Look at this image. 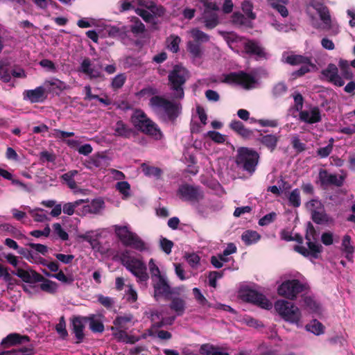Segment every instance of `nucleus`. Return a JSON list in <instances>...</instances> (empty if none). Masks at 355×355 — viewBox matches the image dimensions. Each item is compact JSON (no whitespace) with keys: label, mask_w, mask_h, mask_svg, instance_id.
I'll list each match as a JSON object with an SVG mask.
<instances>
[{"label":"nucleus","mask_w":355,"mask_h":355,"mask_svg":"<svg viewBox=\"0 0 355 355\" xmlns=\"http://www.w3.org/2000/svg\"><path fill=\"white\" fill-rule=\"evenodd\" d=\"M188 78L189 71L180 64H175L169 72L168 86L173 92V98L180 100L184 97V85Z\"/></svg>","instance_id":"1"},{"label":"nucleus","mask_w":355,"mask_h":355,"mask_svg":"<svg viewBox=\"0 0 355 355\" xmlns=\"http://www.w3.org/2000/svg\"><path fill=\"white\" fill-rule=\"evenodd\" d=\"M122 264L137 278L140 282H146L149 279L146 264L140 259L128 255V251L123 252L121 255Z\"/></svg>","instance_id":"2"},{"label":"nucleus","mask_w":355,"mask_h":355,"mask_svg":"<svg viewBox=\"0 0 355 355\" xmlns=\"http://www.w3.org/2000/svg\"><path fill=\"white\" fill-rule=\"evenodd\" d=\"M149 104L153 109L164 111L172 122L176 120L182 108L180 103H173L161 96L151 97Z\"/></svg>","instance_id":"3"},{"label":"nucleus","mask_w":355,"mask_h":355,"mask_svg":"<svg viewBox=\"0 0 355 355\" xmlns=\"http://www.w3.org/2000/svg\"><path fill=\"white\" fill-rule=\"evenodd\" d=\"M259 158V154L255 150L241 147L237 150L235 162L238 166L252 174L255 171Z\"/></svg>","instance_id":"4"},{"label":"nucleus","mask_w":355,"mask_h":355,"mask_svg":"<svg viewBox=\"0 0 355 355\" xmlns=\"http://www.w3.org/2000/svg\"><path fill=\"white\" fill-rule=\"evenodd\" d=\"M115 233L122 244L140 252L146 248L144 241L136 234L129 230L127 226L116 225Z\"/></svg>","instance_id":"5"},{"label":"nucleus","mask_w":355,"mask_h":355,"mask_svg":"<svg viewBox=\"0 0 355 355\" xmlns=\"http://www.w3.org/2000/svg\"><path fill=\"white\" fill-rule=\"evenodd\" d=\"M275 309L285 321L298 324L301 319V311L293 302L284 300H277Z\"/></svg>","instance_id":"6"},{"label":"nucleus","mask_w":355,"mask_h":355,"mask_svg":"<svg viewBox=\"0 0 355 355\" xmlns=\"http://www.w3.org/2000/svg\"><path fill=\"white\" fill-rule=\"evenodd\" d=\"M305 284L298 279H291L283 282L277 288V293L286 299L294 300L298 294L305 289Z\"/></svg>","instance_id":"7"},{"label":"nucleus","mask_w":355,"mask_h":355,"mask_svg":"<svg viewBox=\"0 0 355 355\" xmlns=\"http://www.w3.org/2000/svg\"><path fill=\"white\" fill-rule=\"evenodd\" d=\"M223 82L239 85L245 89H250L256 83V79L252 75L239 71L227 74Z\"/></svg>","instance_id":"8"},{"label":"nucleus","mask_w":355,"mask_h":355,"mask_svg":"<svg viewBox=\"0 0 355 355\" xmlns=\"http://www.w3.org/2000/svg\"><path fill=\"white\" fill-rule=\"evenodd\" d=\"M177 195L182 200L189 202H199L204 198V192L200 187L187 183L179 187Z\"/></svg>","instance_id":"9"},{"label":"nucleus","mask_w":355,"mask_h":355,"mask_svg":"<svg viewBox=\"0 0 355 355\" xmlns=\"http://www.w3.org/2000/svg\"><path fill=\"white\" fill-rule=\"evenodd\" d=\"M243 298L248 302L252 303L262 309H270L272 308V303L270 302L267 297L254 291V290H248L243 295Z\"/></svg>","instance_id":"10"},{"label":"nucleus","mask_w":355,"mask_h":355,"mask_svg":"<svg viewBox=\"0 0 355 355\" xmlns=\"http://www.w3.org/2000/svg\"><path fill=\"white\" fill-rule=\"evenodd\" d=\"M306 245L308 249L304 246L297 245L294 246L293 250L304 257H311L314 259H318L320 254L322 252L323 248L322 245L318 243V241H306Z\"/></svg>","instance_id":"11"},{"label":"nucleus","mask_w":355,"mask_h":355,"mask_svg":"<svg viewBox=\"0 0 355 355\" xmlns=\"http://www.w3.org/2000/svg\"><path fill=\"white\" fill-rule=\"evenodd\" d=\"M48 92L44 85L37 87L34 89L25 90L23 93L24 99L31 103H43L48 98Z\"/></svg>","instance_id":"12"},{"label":"nucleus","mask_w":355,"mask_h":355,"mask_svg":"<svg viewBox=\"0 0 355 355\" xmlns=\"http://www.w3.org/2000/svg\"><path fill=\"white\" fill-rule=\"evenodd\" d=\"M153 282L155 298L157 300H158V297H160L169 299V296L173 293V292L166 279L162 276L154 279V281Z\"/></svg>","instance_id":"13"},{"label":"nucleus","mask_w":355,"mask_h":355,"mask_svg":"<svg viewBox=\"0 0 355 355\" xmlns=\"http://www.w3.org/2000/svg\"><path fill=\"white\" fill-rule=\"evenodd\" d=\"M243 49L246 54L254 57L256 60L266 58V53L264 48L257 41L248 40L243 44Z\"/></svg>","instance_id":"14"},{"label":"nucleus","mask_w":355,"mask_h":355,"mask_svg":"<svg viewBox=\"0 0 355 355\" xmlns=\"http://www.w3.org/2000/svg\"><path fill=\"white\" fill-rule=\"evenodd\" d=\"M318 178L320 186L323 188H326L330 185L341 187L344 182L343 176L340 175L338 177L336 174H330L325 169H320L319 171Z\"/></svg>","instance_id":"15"},{"label":"nucleus","mask_w":355,"mask_h":355,"mask_svg":"<svg viewBox=\"0 0 355 355\" xmlns=\"http://www.w3.org/2000/svg\"><path fill=\"white\" fill-rule=\"evenodd\" d=\"M112 130L114 137L125 139H129L137 134L136 130L123 120L117 121L112 127Z\"/></svg>","instance_id":"16"},{"label":"nucleus","mask_w":355,"mask_h":355,"mask_svg":"<svg viewBox=\"0 0 355 355\" xmlns=\"http://www.w3.org/2000/svg\"><path fill=\"white\" fill-rule=\"evenodd\" d=\"M87 322L85 316H74L71 319V331L74 334L76 340L75 343H81L85 338V323Z\"/></svg>","instance_id":"17"},{"label":"nucleus","mask_w":355,"mask_h":355,"mask_svg":"<svg viewBox=\"0 0 355 355\" xmlns=\"http://www.w3.org/2000/svg\"><path fill=\"white\" fill-rule=\"evenodd\" d=\"M12 273L19 277L23 282L29 284H35L44 279V277L33 270H24L17 268Z\"/></svg>","instance_id":"18"},{"label":"nucleus","mask_w":355,"mask_h":355,"mask_svg":"<svg viewBox=\"0 0 355 355\" xmlns=\"http://www.w3.org/2000/svg\"><path fill=\"white\" fill-rule=\"evenodd\" d=\"M30 341V337L26 335H21L17 333H11L5 337L1 342V346L3 349L23 344Z\"/></svg>","instance_id":"19"},{"label":"nucleus","mask_w":355,"mask_h":355,"mask_svg":"<svg viewBox=\"0 0 355 355\" xmlns=\"http://www.w3.org/2000/svg\"><path fill=\"white\" fill-rule=\"evenodd\" d=\"M322 74L327 78L329 83L336 86L342 87L345 84L344 80L338 75V67L334 64H329L327 67L322 71Z\"/></svg>","instance_id":"20"},{"label":"nucleus","mask_w":355,"mask_h":355,"mask_svg":"<svg viewBox=\"0 0 355 355\" xmlns=\"http://www.w3.org/2000/svg\"><path fill=\"white\" fill-rule=\"evenodd\" d=\"M150 119L142 110L135 109L130 116V121L135 128L141 132V130H143L144 127L148 123L147 121Z\"/></svg>","instance_id":"21"},{"label":"nucleus","mask_w":355,"mask_h":355,"mask_svg":"<svg viewBox=\"0 0 355 355\" xmlns=\"http://www.w3.org/2000/svg\"><path fill=\"white\" fill-rule=\"evenodd\" d=\"M141 130V132L152 137L155 140H161L163 137L162 132L153 121L150 119Z\"/></svg>","instance_id":"22"},{"label":"nucleus","mask_w":355,"mask_h":355,"mask_svg":"<svg viewBox=\"0 0 355 355\" xmlns=\"http://www.w3.org/2000/svg\"><path fill=\"white\" fill-rule=\"evenodd\" d=\"M300 119L301 121L309 124L316 123L321 121V115L320 110L318 107H314L311 112L301 111L300 113Z\"/></svg>","instance_id":"23"},{"label":"nucleus","mask_w":355,"mask_h":355,"mask_svg":"<svg viewBox=\"0 0 355 355\" xmlns=\"http://www.w3.org/2000/svg\"><path fill=\"white\" fill-rule=\"evenodd\" d=\"M44 85L49 94L59 95L61 92L67 89L66 83L58 78L45 80Z\"/></svg>","instance_id":"24"},{"label":"nucleus","mask_w":355,"mask_h":355,"mask_svg":"<svg viewBox=\"0 0 355 355\" xmlns=\"http://www.w3.org/2000/svg\"><path fill=\"white\" fill-rule=\"evenodd\" d=\"M79 71L88 76L90 79L99 78L103 76L101 71L95 70L92 67L91 60L89 58H85L82 61Z\"/></svg>","instance_id":"25"},{"label":"nucleus","mask_w":355,"mask_h":355,"mask_svg":"<svg viewBox=\"0 0 355 355\" xmlns=\"http://www.w3.org/2000/svg\"><path fill=\"white\" fill-rule=\"evenodd\" d=\"M87 205H83L82 214L86 215L87 214H98L100 211L104 207L105 202L101 198H96L90 202H85Z\"/></svg>","instance_id":"26"},{"label":"nucleus","mask_w":355,"mask_h":355,"mask_svg":"<svg viewBox=\"0 0 355 355\" xmlns=\"http://www.w3.org/2000/svg\"><path fill=\"white\" fill-rule=\"evenodd\" d=\"M171 303L169 304V308L171 311H174L178 316H182L186 310V302L185 300L180 297H170L169 299Z\"/></svg>","instance_id":"27"},{"label":"nucleus","mask_w":355,"mask_h":355,"mask_svg":"<svg viewBox=\"0 0 355 355\" xmlns=\"http://www.w3.org/2000/svg\"><path fill=\"white\" fill-rule=\"evenodd\" d=\"M286 62L292 66L307 64L315 67V65L312 62L311 58L302 55H290L286 57Z\"/></svg>","instance_id":"28"},{"label":"nucleus","mask_w":355,"mask_h":355,"mask_svg":"<svg viewBox=\"0 0 355 355\" xmlns=\"http://www.w3.org/2000/svg\"><path fill=\"white\" fill-rule=\"evenodd\" d=\"M230 128L243 137L248 138L252 135V130L246 128L243 123L238 120H232L230 123Z\"/></svg>","instance_id":"29"},{"label":"nucleus","mask_w":355,"mask_h":355,"mask_svg":"<svg viewBox=\"0 0 355 355\" xmlns=\"http://www.w3.org/2000/svg\"><path fill=\"white\" fill-rule=\"evenodd\" d=\"M87 322L89 323V329L93 333H103L105 327L103 323L98 319L96 318L94 315L91 316H85Z\"/></svg>","instance_id":"30"},{"label":"nucleus","mask_w":355,"mask_h":355,"mask_svg":"<svg viewBox=\"0 0 355 355\" xmlns=\"http://www.w3.org/2000/svg\"><path fill=\"white\" fill-rule=\"evenodd\" d=\"M261 238L259 234L253 230H246L241 235V239L246 245L257 243Z\"/></svg>","instance_id":"31"},{"label":"nucleus","mask_w":355,"mask_h":355,"mask_svg":"<svg viewBox=\"0 0 355 355\" xmlns=\"http://www.w3.org/2000/svg\"><path fill=\"white\" fill-rule=\"evenodd\" d=\"M42 271L46 276L54 277L62 283L66 284H71L74 281L72 275H65L62 270H58L55 274H51L46 270H43Z\"/></svg>","instance_id":"32"},{"label":"nucleus","mask_w":355,"mask_h":355,"mask_svg":"<svg viewBox=\"0 0 355 355\" xmlns=\"http://www.w3.org/2000/svg\"><path fill=\"white\" fill-rule=\"evenodd\" d=\"M278 137L274 135H266L261 137L259 141L266 147L273 151L277 147Z\"/></svg>","instance_id":"33"},{"label":"nucleus","mask_w":355,"mask_h":355,"mask_svg":"<svg viewBox=\"0 0 355 355\" xmlns=\"http://www.w3.org/2000/svg\"><path fill=\"white\" fill-rule=\"evenodd\" d=\"M133 315L132 314H126L121 316H117L113 321L114 326L119 329H128L129 324L132 322Z\"/></svg>","instance_id":"34"},{"label":"nucleus","mask_w":355,"mask_h":355,"mask_svg":"<svg viewBox=\"0 0 355 355\" xmlns=\"http://www.w3.org/2000/svg\"><path fill=\"white\" fill-rule=\"evenodd\" d=\"M86 201L88 202V199H80L76 200L73 202L65 203L63 205V212L69 216L73 215L75 212H76L78 214H80L78 209L76 211L75 209L78 208L80 205L85 203Z\"/></svg>","instance_id":"35"},{"label":"nucleus","mask_w":355,"mask_h":355,"mask_svg":"<svg viewBox=\"0 0 355 355\" xmlns=\"http://www.w3.org/2000/svg\"><path fill=\"white\" fill-rule=\"evenodd\" d=\"M203 22L207 29H213L219 24L218 16L216 12H205L203 16Z\"/></svg>","instance_id":"36"},{"label":"nucleus","mask_w":355,"mask_h":355,"mask_svg":"<svg viewBox=\"0 0 355 355\" xmlns=\"http://www.w3.org/2000/svg\"><path fill=\"white\" fill-rule=\"evenodd\" d=\"M78 174V171L72 170L61 175L60 178L63 183L66 184L71 189L77 188V184L74 180V176Z\"/></svg>","instance_id":"37"},{"label":"nucleus","mask_w":355,"mask_h":355,"mask_svg":"<svg viewBox=\"0 0 355 355\" xmlns=\"http://www.w3.org/2000/svg\"><path fill=\"white\" fill-rule=\"evenodd\" d=\"M40 282V288L42 291L46 292L50 294H54L56 293L58 289V284L55 282L49 280L44 277Z\"/></svg>","instance_id":"38"},{"label":"nucleus","mask_w":355,"mask_h":355,"mask_svg":"<svg viewBox=\"0 0 355 355\" xmlns=\"http://www.w3.org/2000/svg\"><path fill=\"white\" fill-rule=\"evenodd\" d=\"M311 214L312 220L316 224L322 225L329 221V216L324 208L322 210L313 211Z\"/></svg>","instance_id":"39"},{"label":"nucleus","mask_w":355,"mask_h":355,"mask_svg":"<svg viewBox=\"0 0 355 355\" xmlns=\"http://www.w3.org/2000/svg\"><path fill=\"white\" fill-rule=\"evenodd\" d=\"M187 50L194 58H200L202 55V50L200 43L193 41L188 42Z\"/></svg>","instance_id":"40"},{"label":"nucleus","mask_w":355,"mask_h":355,"mask_svg":"<svg viewBox=\"0 0 355 355\" xmlns=\"http://www.w3.org/2000/svg\"><path fill=\"white\" fill-rule=\"evenodd\" d=\"M232 21L234 24L239 25L241 26L245 27H252V23L248 19V17H245L244 15L240 12H234L232 15Z\"/></svg>","instance_id":"41"},{"label":"nucleus","mask_w":355,"mask_h":355,"mask_svg":"<svg viewBox=\"0 0 355 355\" xmlns=\"http://www.w3.org/2000/svg\"><path fill=\"white\" fill-rule=\"evenodd\" d=\"M253 8V3L250 0H245L241 3L243 12L250 20H254L257 17L256 14L252 11Z\"/></svg>","instance_id":"42"},{"label":"nucleus","mask_w":355,"mask_h":355,"mask_svg":"<svg viewBox=\"0 0 355 355\" xmlns=\"http://www.w3.org/2000/svg\"><path fill=\"white\" fill-rule=\"evenodd\" d=\"M338 66L344 78L351 80L353 78V73L350 69L349 64L347 60L340 59Z\"/></svg>","instance_id":"43"},{"label":"nucleus","mask_w":355,"mask_h":355,"mask_svg":"<svg viewBox=\"0 0 355 355\" xmlns=\"http://www.w3.org/2000/svg\"><path fill=\"white\" fill-rule=\"evenodd\" d=\"M180 42L181 39L179 36L171 35L166 40L168 49L173 53L178 52Z\"/></svg>","instance_id":"44"},{"label":"nucleus","mask_w":355,"mask_h":355,"mask_svg":"<svg viewBox=\"0 0 355 355\" xmlns=\"http://www.w3.org/2000/svg\"><path fill=\"white\" fill-rule=\"evenodd\" d=\"M288 202L293 207H299L301 205L300 192L298 189H293L288 196Z\"/></svg>","instance_id":"45"},{"label":"nucleus","mask_w":355,"mask_h":355,"mask_svg":"<svg viewBox=\"0 0 355 355\" xmlns=\"http://www.w3.org/2000/svg\"><path fill=\"white\" fill-rule=\"evenodd\" d=\"M306 329L315 335H320L324 333L323 324L317 320H313L310 324L306 325Z\"/></svg>","instance_id":"46"},{"label":"nucleus","mask_w":355,"mask_h":355,"mask_svg":"<svg viewBox=\"0 0 355 355\" xmlns=\"http://www.w3.org/2000/svg\"><path fill=\"white\" fill-rule=\"evenodd\" d=\"M133 24L130 26V31L131 32L135 35H139L142 34L146 31L145 25L141 21V20L135 17L134 18Z\"/></svg>","instance_id":"47"},{"label":"nucleus","mask_w":355,"mask_h":355,"mask_svg":"<svg viewBox=\"0 0 355 355\" xmlns=\"http://www.w3.org/2000/svg\"><path fill=\"white\" fill-rule=\"evenodd\" d=\"M318 234L316 232L314 226L311 222H308L306 224V230L305 234V239L306 241H318Z\"/></svg>","instance_id":"48"},{"label":"nucleus","mask_w":355,"mask_h":355,"mask_svg":"<svg viewBox=\"0 0 355 355\" xmlns=\"http://www.w3.org/2000/svg\"><path fill=\"white\" fill-rule=\"evenodd\" d=\"M288 87L284 82H279L275 84L272 89V95L277 98L286 93Z\"/></svg>","instance_id":"49"},{"label":"nucleus","mask_w":355,"mask_h":355,"mask_svg":"<svg viewBox=\"0 0 355 355\" xmlns=\"http://www.w3.org/2000/svg\"><path fill=\"white\" fill-rule=\"evenodd\" d=\"M55 330L62 339H65L68 336L65 318L63 315L60 318L59 322L55 326Z\"/></svg>","instance_id":"50"},{"label":"nucleus","mask_w":355,"mask_h":355,"mask_svg":"<svg viewBox=\"0 0 355 355\" xmlns=\"http://www.w3.org/2000/svg\"><path fill=\"white\" fill-rule=\"evenodd\" d=\"M126 76L125 73H119L116 75L112 80L111 86L112 89L116 91L121 89L125 84Z\"/></svg>","instance_id":"51"},{"label":"nucleus","mask_w":355,"mask_h":355,"mask_svg":"<svg viewBox=\"0 0 355 355\" xmlns=\"http://www.w3.org/2000/svg\"><path fill=\"white\" fill-rule=\"evenodd\" d=\"M304 303L311 312L318 313L320 309V304L310 296L304 297Z\"/></svg>","instance_id":"52"},{"label":"nucleus","mask_w":355,"mask_h":355,"mask_svg":"<svg viewBox=\"0 0 355 355\" xmlns=\"http://www.w3.org/2000/svg\"><path fill=\"white\" fill-rule=\"evenodd\" d=\"M191 35L195 42H206L209 40V36L207 34L198 29H193Z\"/></svg>","instance_id":"53"},{"label":"nucleus","mask_w":355,"mask_h":355,"mask_svg":"<svg viewBox=\"0 0 355 355\" xmlns=\"http://www.w3.org/2000/svg\"><path fill=\"white\" fill-rule=\"evenodd\" d=\"M193 293L195 299L202 306H207L208 307H212V305L208 302L205 297L202 294L200 290L198 288H193Z\"/></svg>","instance_id":"54"},{"label":"nucleus","mask_w":355,"mask_h":355,"mask_svg":"<svg viewBox=\"0 0 355 355\" xmlns=\"http://www.w3.org/2000/svg\"><path fill=\"white\" fill-rule=\"evenodd\" d=\"M330 144H329L325 147L319 148L316 150L317 155L320 158H326L327 157L333 150V142L334 139H331Z\"/></svg>","instance_id":"55"},{"label":"nucleus","mask_w":355,"mask_h":355,"mask_svg":"<svg viewBox=\"0 0 355 355\" xmlns=\"http://www.w3.org/2000/svg\"><path fill=\"white\" fill-rule=\"evenodd\" d=\"M125 26L120 28L115 26H111L107 28V32L110 37H122L123 35H125Z\"/></svg>","instance_id":"56"},{"label":"nucleus","mask_w":355,"mask_h":355,"mask_svg":"<svg viewBox=\"0 0 355 355\" xmlns=\"http://www.w3.org/2000/svg\"><path fill=\"white\" fill-rule=\"evenodd\" d=\"M53 232L62 241H67L69 239L68 233L63 230L61 225L58 223L53 225Z\"/></svg>","instance_id":"57"},{"label":"nucleus","mask_w":355,"mask_h":355,"mask_svg":"<svg viewBox=\"0 0 355 355\" xmlns=\"http://www.w3.org/2000/svg\"><path fill=\"white\" fill-rule=\"evenodd\" d=\"M277 218V214L274 211H272L259 220L258 224L260 226H266L274 222Z\"/></svg>","instance_id":"58"},{"label":"nucleus","mask_w":355,"mask_h":355,"mask_svg":"<svg viewBox=\"0 0 355 355\" xmlns=\"http://www.w3.org/2000/svg\"><path fill=\"white\" fill-rule=\"evenodd\" d=\"M111 330L114 337L119 341H125V338L128 337V334L125 331L126 329H119L118 327H112Z\"/></svg>","instance_id":"59"},{"label":"nucleus","mask_w":355,"mask_h":355,"mask_svg":"<svg viewBox=\"0 0 355 355\" xmlns=\"http://www.w3.org/2000/svg\"><path fill=\"white\" fill-rule=\"evenodd\" d=\"M0 229L2 231L9 232L12 236L17 238L18 236H21L20 231L10 223H4L1 225Z\"/></svg>","instance_id":"60"},{"label":"nucleus","mask_w":355,"mask_h":355,"mask_svg":"<svg viewBox=\"0 0 355 355\" xmlns=\"http://www.w3.org/2000/svg\"><path fill=\"white\" fill-rule=\"evenodd\" d=\"M148 266H149V270H150V272L151 278H152L153 281H154V279H156L157 277L162 276L160 273L159 268L155 264L153 259H150V261L148 262Z\"/></svg>","instance_id":"61"},{"label":"nucleus","mask_w":355,"mask_h":355,"mask_svg":"<svg viewBox=\"0 0 355 355\" xmlns=\"http://www.w3.org/2000/svg\"><path fill=\"white\" fill-rule=\"evenodd\" d=\"M318 15L320 16V19L322 22L327 26H330L331 23V16L329 13V10L327 7L323 8L320 11H319Z\"/></svg>","instance_id":"62"},{"label":"nucleus","mask_w":355,"mask_h":355,"mask_svg":"<svg viewBox=\"0 0 355 355\" xmlns=\"http://www.w3.org/2000/svg\"><path fill=\"white\" fill-rule=\"evenodd\" d=\"M98 302L103 306L105 308L110 309L114 305V300L107 296H104L103 295H98Z\"/></svg>","instance_id":"63"},{"label":"nucleus","mask_w":355,"mask_h":355,"mask_svg":"<svg viewBox=\"0 0 355 355\" xmlns=\"http://www.w3.org/2000/svg\"><path fill=\"white\" fill-rule=\"evenodd\" d=\"M208 137L217 144H223L225 141V135L221 133L211 130L207 132Z\"/></svg>","instance_id":"64"}]
</instances>
